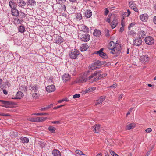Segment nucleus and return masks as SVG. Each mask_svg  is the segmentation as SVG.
<instances>
[{
  "label": "nucleus",
  "mask_w": 156,
  "mask_h": 156,
  "mask_svg": "<svg viewBox=\"0 0 156 156\" xmlns=\"http://www.w3.org/2000/svg\"><path fill=\"white\" fill-rule=\"evenodd\" d=\"M150 59L148 55L145 54L141 56L139 58V60L142 63L146 64L149 62Z\"/></svg>",
  "instance_id": "f257e3e1"
},
{
  "label": "nucleus",
  "mask_w": 156,
  "mask_h": 156,
  "mask_svg": "<svg viewBox=\"0 0 156 156\" xmlns=\"http://www.w3.org/2000/svg\"><path fill=\"white\" fill-rule=\"evenodd\" d=\"M79 54V51L76 49H72L71 53H70L69 56L72 59L76 58Z\"/></svg>",
  "instance_id": "f03ea898"
},
{
  "label": "nucleus",
  "mask_w": 156,
  "mask_h": 156,
  "mask_svg": "<svg viewBox=\"0 0 156 156\" xmlns=\"http://www.w3.org/2000/svg\"><path fill=\"white\" fill-rule=\"evenodd\" d=\"M103 48H101L99 51L95 52L94 54L98 55L103 58H107L108 57L106 53L103 52Z\"/></svg>",
  "instance_id": "7ed1b4c3"
},
{
  "label": "nucleus",
  "mask_w": 156,
  "mask_h": 156,
  "mask_svg": "<svg viewBox=\"0 0 156 156\" xmlns=\"http://www.w3.org/2000/svg\"><path fill=\"white\" fill-rule=\"evenodd\" d=\"M115 49H114V51L111 52V53L113 54H116V56H118L119 55L122 49V48L120 45H116L114 47Z\"/></svg>",
  "instance_id": "20e7f679"
},
{
  "label": "nucleus",
  "mask_w": 156,
  "mask_h": 156,
  "mask_svg": "<svg viewBox=\"0 0 156 156\" xmlns=\"http://www.w3.org/2000/svg\"><path fill=\"white\" fill-rule=\"evenodd\" d=\"M80 37L82 41L84 42H87L90 39V36L89 34L85 33L80 35Z\"/></svg>",
  "instance_id": "39448f33"
},
{
  "label": "nucleus",
  "mask_w": 156,
  "mask_h": 156,
  "mask_svg": "<svg viewBox=\"0 0 156 156\" xmlns=\"http://www.w3.org/2000/svg\"><path fill=\"white\" fill-rule=\"evenodd\" d=\"M117 41L115 43L113 41H111L109 43L108 48L111 50V52L114 51V49L115 48L114 47L116 45H119V43H117Z\"/></svg>",
  "instance_id": "423d86ee"
},
{
  "label": "nucleus",
  "mask_w": 156,
  "mask_h": 156,
  "mask_svg": "<svg viewBox=\"0 0 156 156\" xmlns=\"http://www.w3.org/2000/svg\"><path fill=\"white\" fill-rule=\"evenodd\" d=\"M145 41L146 44L149 45H152L154 42L153 38L151 36H147L145 37Z\"/></svg>",
  "instance_id": "0eeeda50"
},
{
  "label": "nucleus",
  "mask_w": 156,
  "mask_h": 156,
  "mask_svg": "<svg viewBox=\"0 0 156 156\" xmlns=\"http://www.w3.org/2000/svg\"><path fill=\"white\" fill-rule=\"evenodd\" d=\"M106 97L105 96H101L100 98L97 100L95 103V105L96 106L100 105L102 104V102L105 100Z\"/></svg>",
  "instance_id": "6e6552de"
},
{
  "label": "nucleus",
  "mask_w": 156,
  "mask_h": 156,
  "mask_svg": "<svg viewBox=\"0 0 156 156\" xmlns=\"http://www.w3.org/2000/svg\"><path fill=\"white\" fill-rule=\"evenodd\" d=\"M46 90L48 92H52L55 90V87L54 85L52 84L46 87Z\"/></svg>",
  "instance_id": "1a4fd4ad"
},
{
  "label": "nucleus",
  "mask_w": 156,
  "mask_h": 156,
  "mask_svg": "<svg viewBox=\"0 0 156 156\" xmlns=\"http://www.w3.org/2000/svg\"><path fill=\"white\" fill-rule=\"evenodd\" d=\"M112 21L110 23L111 27L112 29L114 28L118 24V22L116 16L113 19Z\"/></svg>",
  "instance_id": "9d476101"
},
{
  "label": "nucleus",
  "mask_w": 156,
  "mask_h": 156,
  "mask_svg": "<svg viewBox=\"0 0 156 156\" xmlns=\"http://www.w3.org/2000/svg\"><path fill=\"white\" fill-rule=\"evenodd\" d=\"M139 18L142 21L146 22L148 19V16L147 14L145 13L140 15Z\"/></svg>",
  "instance_id": "9b49d317"
},
{
  "label": "nucleus",
  "mask_w": 156,
  "mask_h": 156,
  "mask_svg": "<svg viewBox=\"0 0 156 156\" xmlns=\"http://www.w3.org/2000/svg\"><path fill=\"white\" fill-rule=\"evenodd\" d=\"M142 42V41L141 38L140 37H139V38L137 37V38H136L134 40V45L136 46H139L141 44Z\"/></svg>",
  "instance_id": "f8f14e48"
},
{
  "label": "nucleus",
  "mask_w": 156,
  "mask_h": 156,
  "mask_svg": "<svg viewBox=\"0 0 156 156\" xmlns=\"http://www.w3.org/2000/svg\"><path fill=\"white\" fill-rule=\"evenodd\" d=\"M47 118L46 117H39L34 118V122H41L45 120Z\"/></svg>",
  "instance_id": "ddd939ff"
},
{
  "label": "nucleus",
  "mask_w": 156,
  "mask_h": 156,
  "mask_svg": "<svg viewBox=\"0 0 156 156\" xmlns=\"http://www.w3.org/2000/svg\"><path fill=\"white\" fill-rule=\"evenodd\" d=\"M85 76H80L79 79L76 82L77 83H82L83 82H85L87 80Z\"/></svg>",
  "instance_id": "4468645a"
},
{
  "label": "nucleus",
  "mask_w": 156,
  "mask_h": 156,
  "mask_svg": "<svg viewBox=\"0 0 156 156\" xmlns=\"http://www.w3.org/2000/svg\"><path fill=\"white\" fill-rule=\"evenodd\" d=\"M85 17L87 18H90L92 15L91 11L90 9H87L84 13Z\"/></svg>",
  "instance_id": "2eb2a0df"
},
{
  "label": "nucleus",
  "mask_w": 156,
  "mask_h": 156,
  "mask_svg": "<svg viewBox=\"0 0 156 156\" xmlns=\"http://www.w3.org/2000/svg\"><path fill=\"white\" fill-rule=\"evenodd\" d=\"M100 125L99 124H96L93 126V130L95 133H98L100 131Z\"/></svg>",
  "instance_id": "dca6fc26"
},
{
  "label": "nucleus",
  "mask_w": 156,
  "mask_h": 156,
  "mask_svg": "<svg viewBox=\"0 0 156 156\" xmlns=\"http://www.w3.org/2000/svg\"><path fill=\"white\" fill-rule=\"evenodd\" d=\"M2 102V103L5 105L2 106L3 107H8V105H10L12 104V102L11 101H7L4 100H0V102Z\"/></svg>",
  "instance_id": "f3484780"
},
{
  "label": "nucleus",
  "mask_w": 156,
  "mask_h": 156,
  "mask_svg": "<svg viewBox=\"0 0 156 156\" xmlns=\"http://www.w3.org/2000/svg\"><path fill=\"white\" fill-rule=\"evenodd\" d=\"M115 17V15L114 14H109L108 15V17L107 18L106 20V21L109 23H111V20H112Z\"/></svg>",
  "instance_id": "a211bd4d"
},
{
  "label": "nucleus",
  "mask_w": 156,
  "mask_h": 156,
  "mask_svg": "<svg viewBox=\"0 0 156 156\" xmlns=\"http://www.w3.org/2000/svg\"><path fill=\"white\" fill-rule=\"evenodd\" d=\"M52 154L54 156H61V153L59 151L55 149L53 150Z\"/></svg>",
  "instance_id": "6ab92c4d"
},
{
  "label": "nucleus",
  "mask_w": 156,
  "mask_h": 156,
  "mask_svg": "<svg viewBox=\"0 0 156 156\" xmlns=\"http://www.w3.org/2000/svg\"><path fill=\"white\" fill-rule=\"evenodd\" d=\"M62 79L64 83L67 82L68 81V74H64L62 76Z\"/></svg>",
  "instance_id": "aec40b11"
},
{
  "label": "nucleus",
  "mask_w": 156,
  "mask_h": 156,
  "mask_svg": "<svg viewBox=\"0 0 156 156\" xmlns=\"http://www.w3.org/2000/svg\"><path fill=\"white\" fill-rule=\"evenodd\" d=\"M17 4L19 6L21 7H23L26 5L25 2L23 0H19L17 2Z\"/></svg>",
  "instance_id": "412c9836"
},
{
  "label": "nucleus",
  "mask_w": 156,
  "mask_h": 156,
  "mask_svg": "<svg viewBox=\"0 0 156 156\" xmlns=\"http://www.w3.org/2000/svg\"><path fill=\"white\" fill-rule=\"evenodd\" d=\"M12 14L15 16H17L19 15L18 11L15 8L11 9Z\"/></svg>",
  "instance_id": "4be33fe9"
},
{
  "label": "nucleus",
  "mask_w": 156,
  "mask_h": 156,
  "mask_svg": "<svg viewBox=\"0 0 156 156\" xmlns=\"http://www.w3.org/2000/svg\"><path fill=\"white\" fill-rule=\"evenodd\" d=\"M101 73V71H96L94 73L92 74L87 79V80H90L91 78H93L94 77L97 75Z\"/></svg>",
  "instance_id": "5701e85b"
},
{
  "label": "nucleus",
  "mask_w": 156,
  "mask_h": 156,
  "mask_svg": "<svg viewBox=\"0 0 156 156\" xmlns=\"http://www.w3.org/2000/svg\"><path fill=\"white\" fill-rule=\"evenodd\" d=\"M77 9L78 8L75 5H73L71 6V8H70L69 11L70 14L75 13Z\"/></svg>",
  "instance_id": "b1692460"
},
{
  "label": "nucleus",
  "mask_w": 156,
  "mask_h": 156,
  "mask_svg": "<svg viewBox=\"0 0 156 156\" xmlns=\"http://www.w3.org/2000/svg\"><path fill=\"white\" fill-rule=\"evenodd\" d=\"M139 37L144 38L146 35L147 32L143 30H140L138 32Z\"/></svg>",
  "instance_id": "393cba45"
},
{
  "label": "nucleus",
  "mask_w": 156,
  "mask_h": 156,
  "mask_svg": "<svg viewBox=\"0 0 156 156\" xmlns=\"http://www.w3.org/2000/svg\"><path fill=\"white\" fill-rule=\"evenodd\" d=\"M30 87L32 91L34 92H36L38 91L39 87L38 85L35 84L34 85H31Z\"/></svg>",
  "instance_id": "a878e982"
},
{
  "label": "nucleus",
  "mask_w": 156,
  "mask_h": 156,
  "mask_svg": "<svg viewBox=\"0 0 156 156\" xmlns=\"http://www.w3.org/2000/svg\"><path fill=\"white\" fill-rule=\"evenodd\" d=\"M21 141L23 143H27L29 141L28 138L24 136H21L20 137Z\"/></svg>",
  "instance_id": "bb28decb"
},
{
  "label": "nucleus",
  "mask_w": 156,
  "mask_h": 156,
  "mask_svg": "<svg viewBox=\"0 0 156 156\" xmlns=\"http://www.w3.org/2000/svg\"><path fill=\"white\" fill-rule=\"evenodd\" d=\"M36 4V2L34 0H28L27 2L28 6H34Z\"/></svg>",
  "instance_id": "cd10ccee"
},
{
  "label": "nucleus",
  "mask_w": 156,
  "mask_h": 156,
  "mask_svg": "<svg viewBox=\"0 0 156 156\" xmlns=\"http://www.w3.org/2000/svg\"><path fill=\"white\" fill-rule=\"evenodd\" d=\"M88 48V46L86 43L83 44L82 45L81 47V51H86Z\"/></svg>",
  "instance_id": "c85d7f7f"
},
{
  "label": "nucleus",
  "mask_w": 156,
  "mask_h": 156,
  "mask_svg": "<svg viewBox=\"0 0 156 156\" xmlns=\"http://www.w3.org/2000/svg\"><path fill=\"white\" fill-rule=\"evenodd\" d=\"M135 126L136 124L135 123H131L126 126V129L128 130H129L131 129H133L135 127Z\"/></svg>",
  "instance_id": "c756f323"
},
{
  "label": "nucleus",
  "mask_w": 156,
  "mask_h": 156,
  "mask_svg": "<svg viewBox=\"0 0 156 156\" xmlns=\"http://www.w3.org/2000/svg\"><path fill=\"white\" fill-rule=\"evenodd\" d=\"M94 35L96 37H99L101 35V32L98 30L95 29L93 33Z\"/></svg>",
  "instance_id": "7c9ffc66"
},
{
  "label": "nucleus",
  "mask_w": 156,
  "mask_h": 156,
  "mask_svg": "<svg viewBox=\"0 0 156 156\" xmlns=\"http://www.w3.org/2000/svg\"><path fill=\"white\" fill-rule=\"evenodd\" d=\"M106 63V62H101L99 60H97L96 61L94 64L95 66H100L103 64H104Z\"/></svg>",
  "instance_id": "2f4dec72"
},
{
  "label": "nucleus",
  "mask_w": 156,
  "mask_h": 156,
  "mask_svg": "<svg viewBox=\"0 0 156 156\" xmlns=\"http://www.w3.org/2000/svg\"><path fill=\"white\" fill-rule=\"evenodd\" d=\"M63 38L60 36H58L56 37V42L58 44H61L63 41Z\"/></svg>",
  "instance_id": "473e14b6"
},
{
  "label": "nucleus",
  "mask_w": 156,
  "mask_h": 156,
  "mask_svg": "<svg viewBox=\"0 0 156 156\" xmlns=\"http://www.w3.org/2000/svg\"><path fill=\"white\" fill-rule=\"evenodd\" d=\"M82 29L84 32L88 33L89 31V29L88 27L85 25L82 26Z\"/></svg>",
  "instance_id": "72a5a7b5"
},
{
  "label": "nucleus",
  "mask_w": 156,
  "mask_h": 156,
  "mask_svg": "<svg viewBox=\"0 0 156 156\" xmlns=\"http://www.w3.org/2000/svg\"><path fill=\"white\" fill-rule=\"evenodd\" d=\"M48 129L52 133H55L56 129L55 128L52 126H50L48 127Z\"/></svg>",
  "instance_id": "f704fd0d"
},
{
  "label": "nucleus",
  "mask_w": 156,
  "mask_h": 156,
  "mask_svg": "<svg viewBox=\"0 0 156 156\" xmlns=\"http://www.w3.org/2000/svg\"><path fill=\"white\" fill-rule=\"evenodd\" d=\"M9 4L11 9L15 8V3L13 1H10L9 2Z\"/></svg>",
  "instance_id": "c9c22d12"
},
{
  "label": "nucleus",
  "mask_w": 156,
  "mask_h": 156,
  "mask_svg": "<svg viewBox=\"0 0 156 156\" xmlns=\"http://www.w3.org/2000/svg\"><path fill=\"white\" fill-rule=\"evenodd\" d=\"M129 5L131 9H132L134 7L136 6V4L134 3L133 1L129 2Z\"/></svg>",
  "instance_id": "e433bc0d"
},
{
  "label": "nucleus",
  "mask_w": 156,
  "mask_h": 156,
  "mask_svg": "<svg viewBox=\"0 0 156 156\" xmlns=\"http://www.w3.org/2000/svg\"><path fill=\"white\" fill-rule=\"evenodd\" d=\"M19 30L21 33H23L25 31L24 27L22 26H20L19 28Z\"/></svg>",
  "instance_id": "4c0bfd02"
},
{
  "label": "nucleus",
  "mask_w": 156,
  "mask_h": 156,
  "mask_svg": "<svg viewBox=\"0 0 156 156\" xmlns=\"http://www.w3.org/2000/svg\"><path fill=\"white\" fill-rule=\"evenodd\" d=\"M16 96L20 98V99L23 96V93L21 91H18L17 92Z\"/></svg>",
  "instance_id": "58836bf2"
},
{
  "label": "nucleus",
  "mask_w": 156,
  "mask_h": 156,
  "mask_svg": "<svg viewBox=\"0 0 156 156\" xmlns=\"http://www.w3.org/2000/svg\"><path fill=\"white\" fill-rule=\"evenodd\" d=\"M76 18L77 20H80L82 19V16L80 13H77L76 14Z\"/></svg>",
  "instance_id": "ea45409f"
},
{
  "label": "nucleus",
  "mask_w": 156,
  "mask_h": 156,
  "mask_svg": "<svg viewBox=\"0 0 156 156\" xmlns=\"http://www.w3.org/2000/svg\"><path fill=\"white\" fill-rule=\"evenodd\" d=\"M48 113H33L32 114V115H34L37 116H39V115H48Z\"/></svg>",
  "instance_id": "a19ab883"
},
{
  "label": "nucleus",
  "mask_w": 156,
  "mask_h": 156,
  "mask_svg": "<svg viewBox=\"0 0 156 156\" xmlns=\"http://www.w3.org/2000/svg\"><path fill=\"white\" fill-rule=\"evenodd\" d=\"M70 72L73 75H75L76 74V70L75 68H73L70 69Z\"/></svg>",
  "instance_id": "79ce46f5"
},
{
  "label": "nucleus",
  "mask_w": 156,
  "mask_h": 156,
  "mask_svg": "<svg viewBox=\"0 0 156 156\" xmlns=\"http://www.w3.org/2000/svg\"><path fill=\"white\" fill-rule=\"evenodd\" d=\"M75 152L76 154L79 155H85V154H83L81 150L79 149L76 150L75 151Z\"/></svg>",
  "instance_id": "37998d69"
},
{
  "label": "nucleus",
  "mask_w": 156,
  "mask_h": 156,
  "mask_svg": "<svg viewBox=\"0 0 156 156\" xmlns=\"http://www.w3.org/2000/svg\"><path fill=\"white\" fill-rule=\"evenodd\" d=\"M107 74H99V75L98 79L99 80H100L101 78L104 77H105L107 76Z\"/></svg>",
  "instance_id": "c03bdc74"
},
{
  "label": "nucleus",
  "mask_w": 156,
  "mask_h": 156,
  "mask_svg": "<svg viewBox=\"0 0 156 156\" xmlns=\"http://www.w3.org/2000/svg\"><path fill=\"white\" fill-rule=\"evenodd\" d=\"M32 96L34 98L36 99L38 98V94L37 93H33L32 94Z\"/></svg>",
  "instance_id": "a18cd8bd"
},
{
  "label": "nucleus",
  "mask_w": 156,
  "mask_h": 156,
  "mask_svg": "<svg viewBox=\"0 0 156 156\" xmlns=\"http://www.w3.org/2000/svg\"><path fill=\"white\" fill-rule=\"evenodd\" d=\"M80 96V95L79 94H76L73 95V98H79Z\"/></svg>",
  "instance_id": "49530a36"
},
{
  "label": "nucleus",
  "mask_w": 156,
  "mask_h": 156,
  "mask_svg": "<svg viewBox=\"0 0 156 156\" xmlns=\"http://www.w3.org/2000/svg\"><path fill=\"white\" fill-rule=\"evenodd\" d=\"M135 33L134 32V30H131L129 31L128 33V34L129 35H133L135 34Z\"/></svg>",
  "instance_id": "de8ad7c7"
},
{
  "label": "nucleus",
  "mask_w": 156,
  "mask_h": 156,
  "mask_svg": "<svg viewBox=\"0 0 156 156\" xmlns=\"http://www.w3.org/2000/svg\"><path fill=\"white\" fill-rule=\"evenodd\" d=\"M109 11L107 8H105V9L104 14L105 16H107L108 13Z\"/></svg>",
  "instance_id": "09e8293b"
},
{
  "label": "nucleus",
  "mask_w": 156,
  "mask_h": 156,
  "mask_svg": "<svg viewBox=\"0 0 156 156\" xmlns=\"http://www.w3.org/2000/svg\"><path fill=\"white\" fill-rule=\"evenodd\" d=\"M146 132L147 133H149L152 131V129L151 128H149L145 130Z\"/></svg>",
  "instance_id": "8fccbe9b"
},
{
  "label": "nucleus",
  "mask_w": 156,
  "mask_h": 156,
  "mask_svg": "<svg viewBox=\"0 0 156 156\" xmlns=\"http://www.w3.org/2000/svg\"><path fill=\"white\" fill-rule=\"evenodd\" d=\"M109 32V31L108 30H107L106 31V36L107 37H108L110 36Z\"/></svg>",
  "instance_id": "3c124183"
},
{
  "label": "nucleus",
  "mask_w": 156,
  "mask_h": 156,
  "mask_svg": "<svg viewBox=\"0 0 156 156\" xmlns=\"http://www.w3.org/2000/svg\"><path fill=\"white\" fill-rule=\"evenodd\" d=\"M117 85L116 83L113 84V85L110 86L109 87L112 88H115L117 87Z\"/></svg>",
  "instance_id": "603ef678"
},
{
  "label": "nucleus",
  "mask_w": 156,
  "mask_h": 156,
  "mask_svg": "<svg viewBox=\"0 0 156 156\" xmlns=\"http://www.w3.org/2000/svg\"><path fill=\"white\" fill-rule=\"evenodd\" d=\"M64 105H60L54 108V109H56L64 106Z\"/></svg>",
  "instance_id": "864d4df0"
},
{
  "label": "nucleus",
  "mask_w": 156,
  "mask_h": 156,
  "mask_svg": "<svg viewBox=\"0 0 156 156\" xmlns=\"http://www.w3.org/2000/svg\"><path fill=\"white\" fill-rule=\"evenodd\" d=\"M153 148V146H152V148L151 149V150L147 152V154H146L145 155V156H148L150 154V151Z\"/></svg>",
  "instance_id": "5fc2aeb1"
},
{
  "label": "nucleus",
  "mask_w": 156,
  "mask_h": 156,
  "mask_svg": "<svg viewBox=\"0 0 156 156\" xmlns=\"http://www.w3.org/2000/svg\"><path fill=\"white\" fill-rule=\"evenodd\" d=\"M49 107H46L45 108H41L40 110L41 111H45L49 108Z\"/></svg>",
  "instance_id": "6e6d98bb"
},
{
  "label": "nucleus",
  "mask_w": 156,
  "mask_h": 156,
  "mask_svg": "<svg viewBox=\"0 0 156 156\" xmlns=\"http://www.w3.org/2000/svg\"><path fill=\"white\" fill-rule=\"evenodd\" d=\"M132 9L134 10L136 12H138V9L136 7V6H135Z\"/></svg>",
  "instance_id": "4d7b16f0"
},
{
  "label": "nucleus",
  "mask_w": 156,
  "mask_h": 156,
  "mask_svg": "<svg viewBox=\"0 0 156 156\" xmlns=\"http://www.w3.org/2000/svg\"><path fill=\"white\" fill-rule=\"evenodd\" d=\"M98 79V77L95 78H94V79L93 80V81H92L91 82V83H92L94 82L97 81H98V80H99V79Z\"/></svg>",
  "instance_id": "13d9d810"
},
{
  "label": "nucleus",
  "mask_w": 156,
  "mask_h": 156,
  "mask_svg": "<svg viewBox=\"0 0 156 156\" xmlns=\"http://www.w3.org/2000/svg\"><path fill=\"white\" fill-rule=\"evenodd\" d=\"M110 151V152L112 156H114V154H115V153L113 151L111 150V151Z\"/></svg>",
  "instance_id": "bf43d9fd"
},
{
  "label": "nucleus",
  "mask_w": 156,
  "mask_h": 156,
  "mask_svg": "<svg viewBox=\"0 0 156 156\" xmlns=\"http://www.w3.org/2000/svg\"><path fill=\"white\" fill-rule=\"evenodd\" d=\"M124 30V27H120L119 30V32H120L122 33Z\"/></svg>",
  "instance_id": "052dcab7"
},
{
  "label": "nucleus",
  "mask_w": 156,
  "mask_h": 156,
  "mask_svg": "<svg viewBox=\"0 0 156 156\" xmlns=\"http://www.w3.org/2000/svg\"><path fill=\"white\" fill-rule=\"evenodd\" d=\"M134 24H133V23H131L130 24L129 26H128V28L129 29L130 28L133 26L134 25Z\"/></svg>",
  "instance_id": "680f3d73"
},
{
  "label": "nucleus",
  "mask_w": 156,
  "mask_h": 156,
  "mask_svg": "<svg viewBox=\"0 0 156 156\" xmlns=\"http://www.w3.org/2000/svg\"><path fill=\"white\" fill-rule=\"evenodd\" d=\"M127 15H126V16L128 17L130 15L131 12L129 9H128L127 10Z\"/></svg>",
  "instance_id": "e2e57ef3"
},
{
  "label": "nucleus",
  "mask_w": 156,
  "mask_h": 156,
  "mask_svg": "<svg viewBox=\"0 0 156 156\" xmlns=\"http://www.w3.org/2000/svg\"><path fill=\"white\" fill-rule=\"evenodd\" d=\"M91 90L89 89V88H88V89H87L85 90V92L86 93H89V92H90L91 91Z\"/></svg>",
  "instance_id": "0e129e2a"
},
{
  "label": "nucleus",
  "mask_w": 156,
  "mask_h": 156,
  "mask_svg": "<svg viewBox=\"0 0 156 156\" xmlns=\"http://www.w3.org/2000/svg\"><path fill=\"white\" fill-rule=\"evenodd\" d=\"M34 118H30L29 119V120L31 122H34Z\"/></svg>",
  "instance_id": "69168bd1"
},
{
  "label": "nucleus",
  "mask_w": 156,
  "mask_h": 156,
  "mask_svg": "<svg viewBox=\"0 0 156 156\" xmlns=\"http://www.w3.org/2000/svg\"><path fill=\"white\" fill-rule=\"evenodd\" d=\"M3 93L5 94V95H7V94H8V92L6 90H5V89H4V90H3Z\"/></svg>",
  "instance_id": "338daca9"
},
{
  "label": "nucleus",
  "mask_w": 156,
  "mask_h": 156,
  "mask_svg": "<svg viewBox=\"0 0 156 156\" xmlns=\"http://www.w3.org/2000/svg\"><path fill=\"white\" fill-rule=\"evenodd\" d=\"M153 21L154 24H156V16H155L153 18Z\"/></svg>",
  "instance_id": "774afa93"
}]
</instances>
